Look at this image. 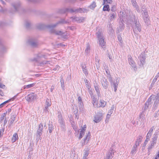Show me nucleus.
Segmentation results:
<instances>
[{
    "mask_svg": "<svg viewBox=\"0 0 159 159\" xmlns=\"http://www.w3.org/2000/svg\"><path fill=\"white\" fill-rule=\"evenodd\" d=\"M152 100L154 101V105L156 106L159 103V93L157 94L156 96L154 95L151 96L148 99L145 104V106L144 107V111L148 109L149 105L151 104Z\"/></svg>",
    "mask_w": 159,
    "mask_h": 159,
    "instance_id": "nucleus-1",
    "label": "nucleus"
},
{
    "mask_svg": "<svg viewBox=\"0 0 159 159\" xmlns=\"http://www.w3.org/2000/svg\"><path fill=\"white\" fill-rule=\"evenodd\" d=\"M132 27L134 33H137L138 31L140 32L141 29V25L139 23L138 19L135 16H134L131 20Z\"/></svg>",
    "mask_w": 159,
    "mask_h": 159,
    "instance_id": "nucleus-2",
    "label": "nucleus"
},
{
    "mask_svg": "<svg viewBox=\"0 0 159 159\" xmlns=\"http://www.w3.org/2000/svg\"><path fill=\"white\" fill-rule=\"evenodd\" d=\"M66 23V22L64 20H62L59 22L57 23L56 24L48 25V27L50 29V31L51 33L57 35H62L64 34V32L61 31L56 30H55L53 29V28L57 26L59 23Z\"/></svg>",
    "mask_w": 159,
    "mask_h": 159,
    "instance_id": "nucleus-3",
    "label": "nucleus"
},
{
    "mask_svg": "<svg viewBox=\"0 0 159 159\" xmlns=\"http://www.w3.org/2000/svg\"><path fill=\"white\" fill-rule=\"evenodd\" d=\"M96 34L99 45L102 48H105L106 45V42L104 41L102 33L98 31L97 33Z\"/></svg>",
    "mask_w": 159,
    "mask_h": 159,
    "instance_id": "nucleus-4",
    "label": "nucleus"
},
{
    "mask_svg": "<svg viewBox=\"0 0 159 159\" xmlns=\"http://www.w3.org/2000/svg\"><path fill=\"white\" fill-rule=\"evenodd\" d=\"M89 11V10L86 8H79L78 9H72L66 8L64 10V11L62 12V13H65L66 12H87Z\"/></svg>",
    "mask_w": 159,
    "mask_h": 159,
    "instance_id": "nucleus-5",
    "label": "nucleus"
},
{
    "mask_svg": "<svg viewBox=\"0 0 159 159\" xmlns=\"http://www.w3.org/2000/svg\"><path fill=\"white\" fill-rule=\"evenodd\" d=\"M142 11H143V13L142 14L144 21L145 23L148 25H149L150 21L149 19L148 12L146 10L143 11L142 10Z\"/></svg>",
    "mask_w": 159,
    "mask_h": 159,
    "instance_id": "nucleus-6",
    "label": "nucleus"
},
{
    "mask_svg": "<svg viewBox=\"0 0 159 159\" xmlns=\"http://www.w3.org/2000/svg\"><path fill=\"white\" fill-rule=\"evenodd\" d=\"M111 81H109L112 87L114 88V91L116 92L118 88V85L119 81V80L118 78H117L113 81L111 78Z\"/></svg>",
    "mask_w": 159,
    "mask_h": 159,
    "instance_id": "nucleus-7",
    "label": "nucleus"
},
{
    "mask_svg": "<svg viewBox=\"0 0 159 159\" xmlns=\"http://www.w3.org/2000/svg\"><path fill=\"white\" fill-rule=\"evenodd\" d=\"M102 113H97L94 117L93 121L96 123L99 122L102 119Z\"/></svg>",
    "mask_w": 159,
    "mask_h": 159,
    "instance_id": "nucleus-8",
    "label": "nucleus"
},
{
    "mask_svg": "<svg viewBox=\"0 0 159 159\" xmlns=\"http://www.w3.org/2000/svg\"><path fill=\"white\" fill-rule=\"evenodd\" d=\"M51 105V102L50 100L48 98L46 100L45 104L44 105V108L43 109V111L46 113L48 112V107H50Z\"/></svg>",
    "mask_w": 159,
    "mask_h": 159,
    "instance_id": "nucleus-9",
    "label": "nucleus"
},
{
    "mask_svg": "<svg viewBox=\"0 0 159 159\" xmlns=\"http://www.w3.org/2000/svg\"><path fill=\"white\" fill-rule=\"evenodd\" d=\"M128 57L129 64L133 67H134V70H135L137 69L135 65L136 64L134 61L133 60L131 55H128Z\"/></svg>",
    "mask_w": 159,
    "mask_h": 159,
    "instance_id": "nucleus-10",
    "label": "nucleus"
},
{
    "mask_svg": "<svg viewBox=\"0 0 159 159\" xmlns=\"http://www.w3.org/2000/svg\"><path fill=\"white\" fill-rule=\"evenodd\" d=\"M28 43L33 47H36L38 44V43L37 40L34 39H30L28 40Z\"/></svg>",
    "mask_w": 159,
    "mask_h": 159,
    "instance_id": "nucleus-11",
    "label": "nucleus"
},
{
    "mask_svg": "<svg viewBox=\"0 0 159 159\" xmlns=\"http://www.w3.org/2000/svg\"><path fill=\"white\" fill-rule=\"evenodd\" d=\"M37 98V95L34 93H32L28 94L26 97V99L28 101H32L34 99H36Z\"/></svg>",
    "mask_w": 159,
    "mask_h": 159,
    "instance_id": "nucleus-12",
    "label": "nucleus"
},
{
    "mask_svg": "<svg viewBox=\"0 0 159 159\" xmlns=\"http://www.w3.org/2000/svg\"><path fill=\"white\" fill-rule=\"evenodd\" d=\"M43 127V125L42 123H41L39 126L38 129L37 131V136L38 138H39L42 134Z\"/></svg>",
    "mask_w": 159,
    "mask_h": 159,
    "instance_id": "nucleus-13",
    "label": "nucleus"
},
{
    "mask_svg": "<svg viewBox=\"0 0 159 159\" xmlns=\"http://www.w3.org/2000/svg\"><path fill=\"white\" fill-rule=\"evenodd\" d=\"M59 123L60 126L63 129L65 128V125L64 120L62 118L61 115H59Z\"/></svg>",
    "mask_w": 159,
    "mask_h": 159,
    "instance_id": "nucleus-14",
    "label": "nucleus"
},
{
    "mask_svg": "<svg viewBox=\"0 0 159 159\" xmlns=\"http://www.w3.org/2000/svg\"><path fill=\"white\" fill-rule=\"evenodd\" d=\"M73 21H76L78 23L82 22L84 21V18L83 17H75L74 16L71 17Z\"/></svg>",
    "mask_w": 159,
    "mask_h": 159,
    "instance_id": "nucleus-15",
    "label": "nucleus"
},
{
    "mask_svg": "<svg viewBox=\"0 0 159 159\" xmlns=\"http://www.w3.org/2000/svg\"><path fill=\"white\" fill-rule=\"evenodd\" d=\"M46 57H47L46 55H44L43 53H39L37 55L36 58L34 59L33 61H39L40 59L43 58H46Z\"/></svg>",
    "mask_w": 159,
    "mask_h": 159,
    "instance_id": "nucleus-16",
    "label": "nucleus"
},
{
    "mask_svg": "<svg viewBox=\"0 0 159 159\" xmlns=\"http://www.w3.org/2000/svg\"><path fill=\"white\" fill-rule=\"evenodd\" d=\"M139 59L140 62V65L141 66H143L145 63V56L143 54H141L140 56L139 57Z\"/></svg>",
    "mask_w": 159,
    "mask_h": 159,
    "instance_id": "nucleus-17",
    "label": "nucleus"
},
{
    "mask_svg": "<svg viewBox=\"0 0 159 159\" xmlns=\"http://www.w3.org/2000/svg\"><path fill=\"white\" fill-rule=\"evenodd\" d=\"M101 84L105 89H107L108 87V82L105 78H103L101 81Z\"/></svg>",
    "mask_w": 159,
    "mask_h": 159,
    "instance_id": "nucleus-18",
    "label": "nucleus"
},
{
    "mask_svg": "<svg viewBox=\"0 0 159 159\" xmlns=\"http://www.w3.org/2000/svg\"><path fill=\"white\" fill-rule=\"evenodd\" d=\"M114 152V150L112 148H110L107 155V159H111L113 156Z\"/></svg>",
    "mask_w": 159,
    "mask_h": 159,
    "instance_id": "nucleus-19",
    "label": "nucleus"
},
{
    "mask_svg": "<svg viewBox=\"0 0 159 159\" xmlns=\"http://www.w3.org/2000/svg\"><path fill=\"white\" fill-rule=\"evenodd\" d=\"M92 103L93 106L95 107H98V99L95 98L94 95L92 96Z\"/></svg>",
    "mask_w": 159,
    "mask_h": 159,
    "instance_id": "nucleus-20",
    "label": "nucleus"
},
{
    "mask_svg": "<svg viewBox=\"0 0 159 159\" xmlns=\"http://www.w3.org/2000/svg\"><path fill=\"white\" fill-rule=\"evenodd\" d=\"M159 134V132H156L155 133L152 139V142L156 144Z\"/></svg>",
    "mask_w": 159,
    "mask_h": 159,
    "instance_id": "nucleus-21",
    "label": "nucleus"
},
{
    "mask_svg": "<svg viewBox=\"0 0 159 159\" xmlns=\"http://www.w3.org/2000/svg\"><path fill=\"white\" fill-rule=\"evenodd\" d=\"M91 134L90 132H89L88 134H86L85 137L84 139V144L87 143L89 141L90 138Z\"/></svg>",
    "mask_w": 159,
    "mask_h": 159,
    "instance_id": "nucleus-22",
    "label": "nucleus"
},
{
    "mask_svg": "<svg viewBox=\"0 0 159 159\" xmlns=\"http://www.w3.org/2000/svg\"><path fill=\"white\" fill-rule=\"evenodd\" d=\"M131 3L133 6L135 8L137 11L138 12H140V10L139 7V6L137 4V3L136 2L135 0H131Z\"/></svg>",
    "mask_w": 159,
    "mask_h": 159,
    "instance_id": "nucleus-23",
    "label": "nucleus"
},
{
    "mask_svg": "<svg viewBox=\"0 0 159 159\" xmlns=\"http://www.w3.org/2000/svg\"><path fill=\"white\" fill-rule=\"evenodd\" d=\"M155 129L154 126H152L150 129L148 131V134H147L146 137L149 139H150L151 135L152 134L153 131Z\"/></svg>",
    "mask_w": 159,
    "mask_h": 159,
    "instance_id": "nucleus-24",
    "label": "nucleus"
},
{
    "mask_svg": "<svg viewBox=\"0 0 159 159\" xmlns=\"http://www.w3.org/2000/svg\"><path fill=\"white\" fill-rule=\"evenodd\" d=\"M116 14L115 12H112L109 14L108 17L110 20H112L115 19L116 17Z\"/></svg>",
    "mask_w": 159,
    "mask_h": 159,
    "instance_id": "nucleus-25",
    "label": "nucleus"
},
{
    "mask_svg": "<svg viewBox=\"0 0 159 159\" xmlns=\"http://www.w3.org/2000/svg\"><path fill=\"white\" fill-rule=\"evenodd\" d=\"M20 2L14 3L12 4L13 7L16 11H18L20 7Z\"/></svg>",
    "mask_w": 159,
    "mask_h": 159,
    "instance_id": "nucleus-26",
    "label": "nucleus"
},
{
    "mask_svg": "<svg viewBox=\"0 0 159 159\" xmlns=\"http://www.w3.org/2000/svg\"><path fill=\"white\" fill-rule=\"evenodd\" d=\"M105 69L107 75V78H108L109 81H111V77L110 75V72L109 70L108 69V66H106V68H105Z\"/></svg>",
    "mask_w": 159,
    "mask_h": 159,
    "instance_id": "nucleus-27",
    "label": "nucleus"
},
{
    "mask_svg": "<svg viewBox=\"0 0 159 159\" xmlns=\"http://www.w3.org/2000/svg\"><path fill=\"white\" fill-rule=\"evenodd\" d=\"M138 147L134 145L132 148L130 152V154L132 155H134L135 154L137 151Z\"/></svg>",
    "mask_w": 159,
    "mask_h": 159,
    "instance_id": "nucleus-28",
    "label": "nucleus"
},
{
    "mask_svg": "<svg viewBox=\"0 0 159 159\" xmlns=\"http://www.w3.org/2000/svg\"><path fill=\"white\" fill-rule=\"evenodd\" d=\"M142 139V138L140 136L137 139L134 145H136V146L138 147L139 145V144L141 143Z\"/></svg>",
    "mask_w": 159,
    "mask_h": 159,
    "instance_id": "nucleus-29",
    "label": "nucleus"
},
{
    "mask_svg": "<svg viewBox=\"0 0 159 159\" xmlns=\"http://www.w3.org/2000/svg\"><path fill=\"white\" fill-rule=\"evenodd\" d=\"M18 139V135L17 134L15 133L13 136L11 141L12 143L15 142Z\"/></svg>",
    "mask_w": 159,
    "mask_h": 159,
    "instance_id": "nucleus-30",
    "label": "nucleus"
},
{
    "mask_svg": "<svg viewBox=\"0 0 159 159\" xmlns=\"http://www.w3.org/2000/svg\"><path fill=\"white\" fill-rule=\"evenodd\" d=\"M107 104L106 102L103 100H100V104H98V107H105Z\"/></svg>",
    "mask_w": 159,
    "mask_h": 159,
    "instance_id": "nucleus-31",
    "label": "nucleus"
},
{
    "mask_svg": "<svg viewBox=\"0 0 159 159\" xmlns=\"http://www.w3.org/2000/svg\"><path fill=\"white\" fill-rule=\"evenodd\" d=\"M90 48L89 44L88 43L87 44L86 48L85 50V54L88 55L90 52Z\"/></svg>",
    "mask_w": 159,
    "mask_h": 159,
    "instance_id": "nucleus-32",
    "label": "nucleus"
},
{
    "mask_svg": "<svg viewBox=\"0 0 159 159\" xmlns=\"http://www.w3.org/2000/svg\"><path fill=\"white\" fill-rule=\"evenodd\" d=\"M145 116L144 112L143 111L140 114L139 117L141 121L143 122L145 120Z\"/></svg>",
    "mask_w": 159,
    "mask_h": 159,
    "instance_id": "nucleus-33",
    "label": "nucleus"
},
{
    "mask_svg": "<svg viewBox=\"0 0 159 159\" xmlns=\"http://www.w3.org/2000/svg\"><path fill=\"white\" fill-rule=\"evenodd\" d=\"M94 88L98 96H100V93L99 86L98 85H95Z\"/></svg>",
    "mask_w": 159,
    "mask_h": 159,
    "instance_id": "nucleus-34",
    "label": "nucleus"
},
{
    "mask_svg": "<svg viewBox=\"0 0 159 159\" xmlns=\"http://www.w3.org/2000/svg\"><path fill=\"white\" fill-rule=\"evenodd\" d=\"M85 130L84 129H81L80 133V135L79 137V139H80L84 135Z\"/></svg>",
    "mask_w": 159,
    "mask_h": 159,
    "instance_id": "nucleus-35",
    "label": "nucleus"
},
{
    "mask_svg": "<svg viewBox=\"0 0 159 159\" xmlns=\"http://www.w3.org/2000/svg\"><path fill=\"white\" fill-rule=\"evenodd\" d=\"M156 143H153L151 142L150 143V144L149 145L148 148V151L149 152H150L152 149L153 148V147L154 146V145Z\"/></svg>",
    "mask_w": 159,
    "mask_h": 159,
    "instance_id": "nucleus-36",
    "label": "nucleus"
},
{
    "mask_svg": "<svg viewBox=\"0 0 159 159\" xmlns=\"http://www.w3.org/2000/svg\"><path fill=\"white\" fill-rule=\"evenodd\" d=\"M35 84V83H33L32 84H28L26 85H25L23 87V88L24 89H28L29 88H31L32 87H33L34 86Z\"/></svg>",
    "mask_w": 159,
    "mask_h": 159,
    "instance_id": "nucleus-37",
    "label": "nucleus"
},
{
    "mask_svg": "<svg viewBox=\"0 0 159 159\" xmlns=\"http://www.w3.org/2000/svg\"><path fill=\"white\" fill-rule=\"evenodd\" d=\"M149 140H150V139H149L147 137H146V140L143 145V146H142L143 149H144L145 148Z\"/></svg>",
    "mask_w": 159,
    "mask_h": 159,
    "instance_id": "nucleus-38",
    "label": "nucleus"
},
{
    "mask_svg": "<svg viewBox=\"0 0 159 159\" xmlns=\"http://www.w3.org/2000/svg\"><path fill=\"white\" fill-rule=\"evenodd\" d=\"M110 7L108 5H106L103 7V11H108L110 10Z\"/></svg>",
    "mask_w": 159,
    "mask_h": 159,
    "instance_id": "nucleus-39",
    "label": "nucleus"
},
{
    "mask_svg": "<svg viewBox=\"0 0 159 159\" xmlns=\"http://www.w3.org/2000/svg\"><path fill=\"white\" fill-rule=\"evenodd\" d=\"M81 66L82 67V68L83 72L85 75L87 74H88L87 70L86 68V66H83V65H82Z\"/></svg>",
    "mask_w": 159,
    "mask_h": 159,
    "instance_id": "nucleus-40",
    "label": "nucleus"
},
{
    "mask_svg": "<svg viewBox=\"0 0 159 159\" xmlns=\"http://www.w3.org/2000/svg\"><path fill=\"white\" fill-rule=\"evenodd\" d=\"M88 152L87 150H85L84 152V156L82 159H87V157L88 156Z\"/></svg>",
    "mask_w": 159,
    "mask_h": 159,
    "instance_id": "nucleus-41",
    "label": "nucleus"
},
{
    "mask_svg": "<svg viewBox=\"0 0 159 159\" xmlns=\"http://www.w3.org/2000/svg\"><path fill=\"white\" fill-rule=\"evenodd\" d=\"M79 104V107L80 111H82L84 108L83 104L82 101L78 102Z\"/></svg>",
    "mask_w": 159,
    "mask_h": 159,
    "instance_id": "nucleus-42",
    "label": "nucleus"
},
{
    "mask_svg": "<svg viewBox=\"0 0 159 159\" xmlns=\"http://www.w3.org/2000/svg\"><path fill=\"white\" fill-rule=\"evenodd\" d=\"M11 100V99H10L8 100H7L5 102H4L2 103L1 104H0V108H2L5 105V104H6L7 103L9 102Z\"/></svg>",
    "mask_w": 159,
    "mask_h": 159,
    "instance_id": "nucleus-43",
    "label": "nucleus"
},
{
    "mask_svg": "<svg viewBox=\"0 0 159 159\" xmlns=\"http://www.w3.org/2000/svg\"><path fill=\"white\" fill-rule=\"evenodd\" d=\"M114 108V105H112L111 107V109L109 110L108 113L111 114L113 112Z\"/></svg>",
    "mask_w": 159,
    "mask_h": 159,
    "instance_id": "nucleus-44",
    "label": "nucleus"
},
{
    "mask_svg": "<svg viewBox=\"0 0 159 159\" xmlns=\"http://www.w3.org/2000/svg\"><path fill=\"white\" fill-rule=\"evenodd\" d=\"M49 61H43L41 62L40 63V65L41 66H43L46 64H49Z\"/></svg>",
    "mask_w": 159,
    "mask_h": 159,
    "instance_id": "nucleus-45",
    "label": "nucleus"
},
{
    "mask_svg": "<svg viewBox=\"0 0 159 159\" xmlns=\"http://www.w3.org/2000/svg\"><path fill=\"white\" fill-rule=\"evenodd\" d=\"M48 129L49 132L51 133L53 129V126L52 125H49Z\"/></svg>",
    "mask_w": 159,
    "mask_h": 159,
    "instance_id": "nucleus-46",
    "label": "nucleus"
},
{
    "mask_svg": "<svg viewBox=\"0 0 159 159\" xmlns=\"http://www.w3.org/2000/svg\"><path fill=\"white\" fill-rule=\"evenodd\" d=\"M96 6V3L93 2L90 6V8L91 9H93Z\"/></svg>",
    "mask_w": 159,
    "mask_h": 159,
    "instance_id": "nucleus-47",
    "label": "nucleus"
},
{
    "mask_svg": "<svg viewBox=\"0 0 159 159\" xmlns=\"http://www.w3.org/2000/svg\"><path fill=\"white\" fill-rule=\"evenodd\" d=\"M104 2L105 4H111L112 1L111 0H104Z\"/></svg>",
    "mask_w": 159,
    "mask_h": 159,
    "instance_id": "nucleus-48",
    "label": "nucleus"
},
{
    "mask_svg": "<svg viewBox=\"0 0 159 159\" xmlns=\"http://www.w3.org/2000/svg\"><path fill=\"white\" fill-rule=\"evenodd\" d=\"M16 115H13L11 116V122L13 123L15 120Z\"/></svg>",
    "mask_w": 159,
    "mask_h": 159,
    "instance_id": "nucleus-49",
    "label": "nucleus"
},
{
    "mask_svg": "<svg viewBox=\"0 0 159 159\" xmlns=\"http://www.w3.org/2000/svg\"><path fill=\"white\" fill-rule=\"evenodd\" d=\"M96 64L97 66V67L98 66H99V60L98 58H96Z\"/></svg>",
    "mask_w": 159,
    "mask_h": 159,
    "instance_id": "nucleus-50",
    "label": "nucleus"
},
{
    "mask_svg": "<svg viewBox=\"0 0 159 159\" xmlns=\"http://www.w3.org/2000/svg\"><path fill=\"white\" fill-rule=\"evenodd\" d=\"M44 26V25H43L40 24L37 26V28L39 29H43Z\"/></svg>",
    "mask_w": 159,
    "mask_h": 159,
    "instance_id": "nucleus-51",
    "label": "nucleus"
},
{
    "mask_svg": "<svg viewBox=\"0 0 159 159\" xmlns=\"http://www.w3.org/2000/svg\"><path fill=\"white\" fill-rule=\"evenodd\" d=\"M86 85L87 88L89 90V93H90V94H91V93H92V91L90 90V86L88 84H86Z\"/></svg>",
    "mask_w": 159,
    "mask_h": 159,
    "instance_id": "nucleus-52",
    "label": "nucleus"
},
{
    "mask_svg": "<svg viewBox=\"0 0 159 159\" xmlns=\"http://www.w3.org/2000/svg\"><path fill=\"white\" fill-rule=\"evenodd\" d=\"M111 116V114L108 113L107 116V118L106 120V121H108L109 120Z\"/></svg>",
    "mask_w": 159,
    "mask_h": 159,
    "instance_id": "nucleus-53",
    "label": "nucleus"
},
{
    "mask_svg": "<svg viewBox=\"0 0 159 159\" xmlns=\"http://www.w3.org/2000/svg\"><path fill=\"white\" fill-rule=\"evenodd\" d=\"M30 25V22L29 21H26L25 23V25L27 28H29Z\"/></svg>",
    "mask_w": 159,
    "mask_h": 159,
    "instance_id": "nucleus-54",
    "label": "nucleus"
},
{
    "mask_svg": "<svg viewBox=\"0 0 159 159\" xmlns=\"http://www.w3.org/2000/svg\"><path fill=\"white\" fill-rule=\"evenodd\" d=\"M61 86L62 87V89H64V81L63 80L61 79Z\"/></svg>",
    "mask_w": 159,
    "mask_h": 159,
    "instance_id": "nucleus-55",
    "label": "nucleus"
},
{
    "mask_svg": "<svg viewBox=\"0 0 159 159\" xmlns=\"http://www.w3.org/2000/svg\"><path fill=\"white\" fill-rule=\"evenodd\" d=\"M120 26L119 27L118 29V30L120 31H121L123 29H124V26L123 24L122 23L121 25H120Z\"/></svg>",
    "mask_w": 159,
    "mask_h": 159,
    "instance_id": "nucleus-56",
    "label": "nucleus"
},
{
    "mask_svg": "<svg viewBox=\"0 0 159 159\" xmlns=\"http://www.w3.org/2000/svg\"><path fill=\"white\" fill-rule=\"evenodd\" d=\"M154 159H159V150Z\"/></svg>",
    "mask_w": 159,
    "mask_h": 159,
    "instance_id": "nucleus-57",
    "label": "nucleus"
},
{
    "mask_svg": "<svg viewBox=\"0 0 159 159\" xmlns=\"http://www.w3.org/2000/svg\"><path fill=\"white\" fill-rule=\"evenodd\" d=\"M11 109L10 108H8L7 111H6V113H7L8 114H9V113L11 112Z\"/></svg>",
    "mask_w": 159,
    "mask_h": 159,
    "instance_id": "nucleus-58",
    "label": "nucleus"
},
{
    "mask_svg": "<svg viewBox=\"0 0 159 159\" xmlns=\"http://www.w3.org/2000/svg\"><path fill=\"white\" fill-rule=\"evenodd\" d=\"M118 40L121 43V41H122V38L121 37H120L119 36H118Z\"/></svg>",
    "mask_w": 159,
    "mask_h": 159,
    "instance_id": "nucleus-59",
    "label": "nucleus"
},
{
    "mask_svg": "<svg viewBox=\"0 0 159 159\" xmlns=\"http://www.w3.org/2000/svg\"><path fill=\"white\" fill-rule=\"evenodd\" d=\"M0 88L4 89L5 88V85L0 83Z\"/></svg>",
    "mask_w": 159,
    "mask_h": 159,
    "instance_id": "nucleus-60",
    "label": "nucleus"
},
{
    "mask_svg": "<svg viewBox=\"0 0 159 159\" xmlns=\"http://www.w3.org/2000/svg\"><path fill=\"white\" fill-rule=\"evenodd\" d=\"M159 115V110L157 111V113H156L155 116V117H157Z\"/></svg>",
    "mask_w": 159,
    "mask_h": 159,
    "instance_id": "nucleus-61",
    "label": "nucleus"
},
{
    "mask_svg": "<svg viewBox=\"0 0 159 159\" xmlns=\"http://www.w3.org/2000/svg\"><path fill=\"white\" fill-rule=\"evenodd\" d=\"M72 126L73 127V129L75 130V131H76L77 130V127L76 126H75V125H72Z\"/></svg>",
    "mask_w": 159,
    "mask_h": 159,
    "instance_id": "nucleus-62",
    "label": "nucleus"
},
{
    "mask_svg": "<svg viewBox=\"0 0 159 159\" xmlns=\"http://www.w3.org/2000/svg\"><path fill=\"white\" fill-rule=\"evenodd\" d=\"M54 86L53 85H52L51 86V88L50 89V91L51 92H52L53 91V90L54 89Z\"/></svg>",
    "mask_w": 159,
    "mask_h": 159,
    "instance_id": "nucleus-63",
    "label": "nucleus"
},
{
    "mask_svg": "<svg viewBox=\"0 0 159 159\" xmlns=\"http://www.w3.org/2000/svg\"><path fill=\"white\" fill-rule=\"evenodd\" d=\"M4 94L1 90H0V95L2 96H4Z\"/></svg>",
    "mask_w": 159,
    "mask_h": 159,
    "instance_id": "nucleus-64",
    "label": "nucleus"
}]
</instances>
